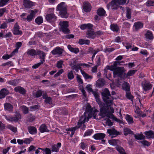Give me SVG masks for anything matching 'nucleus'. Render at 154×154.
<instances>
[{"label":"nucleus","instance_id":"36","mask_svg":"<svg viewBox=\"0 0 154 154\" xmlns=\"http://www.w3.org/2000/svg\"><path fill=\"white\" fill-rule=\"evenodd\" d=\"M39 130L42 133L45 132H48L49 130L47 129V127L45 124H42L39 127Z\"/></svg>","mask_w":154,"mask_h":154},{"label":"nucleus","instance_id":"44","mask_svg":"<svg viewBox=\"0 0 154 154\" xmlns=\"http://www.w3.org/2000/svg\"><path fill=\"white\" fill-rule=\"evenodd\" d=\"M115 148L120 154H127L126 153L125 150L122 147L119 146H117Z\"/></svg>","mask_w":154,"mask_h":154},{"label":"nucleus","instance_id":"14","mask_svg":"<svg viewBox=\"0 0 154 154\" xmlns=\"http://www.w3.org/2000/svg\"><path fill=\"white\" fill-rule=\"evenodd\" d=\"M63 49L59 47H57L55 48L51 52L52 54L55 55L58 54V55H61L62 54Z\"/></svg>","mask_w":154,"mask_h":154},{"label":"nucleus","instance_id":"16","mask_svg":"<svg viewBox=\"0 0 154 154\" xmlns=\"http://www.w3.org/2000/svg\"><path fill=\"white\" fill-rule=\"evenodd\" d=\"M24 7L27 8H29L34 5V3L29 0H24L23 2Z\"/></svg>","mask_w":154,"mask_h":154},{"label":"nucleus","instance_id":"12","mask_svg":"<svg viewBox=\"0 0 154 154\" xmlns=\"http://www.w3.org/2000/svg\"><path fill=\"white\" fill-rule=\"evenodd\" d=\"M86 36L88 38L94 39L95 38V32L92 28L87 30L86 32Z\"/></svg>","mask_w":154,"mask_h":154},{"label":"nucleus","instance_id":"34","mask_svg":"<svg viewBox=\"0 0 154 154\" xmlns=\"http://www.w3.org/2000/svg\"><path fill=\"white\" fill-rule=\"evenodd\" d=\"M78 43L80 45L84 44L89 45L90 43V41L88 39L85 40L83 39H79Z\"/></svg>","mask_w":154,"mask_h":154},{"label":"nucleus","instance_id":"48","mask_svg":"<svg viewBox=\"0 0 154 154\" xmlns=\"http://www.w3.org/2000/svg\"><path fill=\"white\" fill-rule=\"evenodd\" d=\"M92 109L91 106L89 104L86 107L85 112L87 113V112H89L88 114H90V116H92L91 112H92Z\"/></svg>","mask_w":154,"mask_h":154},{"label":"nucleus","instance_id":"9","mask_svg":"<svg viewBox=\"0 0 154 154\" xmlns=\"http://www.w3.org/2000/svg\"><path fill=\"white\" fill-rule=\"evenodd\" d=\"M57 17L54 13H50L47 14L45 16L46 20L49 22H54L56 20Z\"/></svg>","mask_w":154,"mask_h":154},{"label":"nucleus","instance_id":"7","mask_svg":"<svg viewBox=\"0 0 154 154\" xmlns=\"http://www.w3.org/2000/svg\"><path fill=\"white\" fill-rule=\"evenodd\" d=\"M4 116L7 121L11 122H17L21 118V115L18 112H16L14 117L5 115Z\"/></svg>","mask_w":154,"mask_h":154},{"label":"nucleus","instance_id":"26","mask_svg":"<svg viewBox=\"0 0 154 154\" xmlns=\"http://www.w3.org/2000/svg\"><path fill=\"white\" fill-rule=\"evenodd\" d=\"M93 26L91 23L84 24L81 25L80 26V28L82 30H84L87 29V30L88 29L93 27Z\"/></svg>","mask_w":154,"mask_h":154},{"label":"nucleus","instance_id":"57","mask_svg":"<svg viewBox=\"0 0 154 154\" xmlns=\"http://www.w3.org/2000/svg\"><path fill=\"white\" fill-rule=\"evenodd\" d=\"M67 76L69 79L71 80L74 78V75L72 71H70L68 74Z\"/></svg>","mask_w":154,"mask_h":154},{"label":"nucleus","instance_id":"24","mask_svg":"<svg viewBox=\"0 0 154 154\" xmlns=\"http://www.w3.org/2000/svg\"><path fill=\"white\" fill-rule=\"evenodd\" d=\"M109 4L112 9H117L119 7L116 0H112L109 2Z\"/></svg>","mask_w":154,"mask_h":154},{"label":"nucleus","instance_id":"19","mask_svg":"<svg viewBox=\"0 0 154 154\" xmlns=\"http://www.w3.org/2000/svg\"><path fill=\"white\" fill-rule=\"evenodd\" d=\"M120 63L118 61H117L113 62V64L111 66H106V68L107 69L110 70H113L114 69V68H117L118 65H120Z\"/></svg>","mask_w":154,"mask_h":154},{"label":"nucleus","instance_id":"5","mask_svg":"<svg viewBox=\"0 0 154 154\" xmlns=\"http://www.w3.org/2000/svg\"><path fill=\"white\" fill-rule=\"evenodd\" d=\"M60 26V30L64 33L69 32V30L68 28L69 26V22L67 21H60L59 23Z\"/></svg>","mask_w":154,"mask_h":154},{"label":"nucleus","instance_id":"8","mask_svg":"<svg viewBox=\"0 0 154 154\" xmlns=\"http://www.w3.org/2000/svg\"><path fill=\"white\" fill-rule=\"evenodd\" d=\"M38 12L37 10L36 9L31 10L30 14L27 16L26 18H23V20H26L28 22L31 21L35 17V14Z\"/></svg>","mask_w":154,"mask_h":154},{"label":"nucleus","instance_id":"39","mask_svg":"<svg viewBox=\"0 0 154 154\" xmlns=\"http://www.w3.org/2000/svg\"><path fill=\"white\" fill-rule=\"evenodd\" d=\"M97 14L100 16H104L105 15L106 11L103 8H100L97 10Z\"/></svg>","mask_w":154,"mask_h":154},{"label":"nucleus","instance_id":"60","mask_svg":"<svg viewBox=\"0 0 154 154\" xmlns=\"http://www.w3.org/2000/svg\"><path fill=\"white\" fill-rule=\"evenodd\" d=\"M5 12L8 13L6 8H3L0 9V17H2Z\"/></svg>","mask_w":154,"mask_h":154},{"label":"nucleus","instance_id":"58","mask_svg":"<svg viewBox=\"0 0 154 154\" xmlns=\"http://www.w3.org/2000/svg\"><path fill=\"white\" fill-rule=\"evenodd\" d=\"M93 131L92 129H89L87 130L85 133L84 135V137L90 135L93 133Z\"/></svg>","mask_w":154,"mask_h":154},{"label":"nucleus","instance_id":"35","mask_svg":"<svg viewBox=\"0 0 154 154\" xmlns=\"http://www.w3.org/2000/svg\"><path fill=\"white\" fill-rule=\"evenodd\" d=\"M144 134L146 135V137L148 138H152L153 135H154V132L153 131L150 130L145 131Z\"/></svg>","mask_w":154,"mask_h":154},{"label":"nucleus","instance_id":"50","mask_svg":"<svg viewBox=\"0 0 154 154\" xmlns=\"http://www.w3.org/2000/svg\"><path fill=\"white\" fill-rule=\"evenodd\" d=\"M119 141L118 140L112 139L109 140V143L113 146H116L118 145V142Z\"/></svg>","mask_w":154,"mask_h":154},{"label":"nucleus","instance_id":"23","mask_svg":"<svg viewBox=\"0 0 154 154\" xmlns=\"http://www.w3.org/2000/svg\"><path fill=\"white\" fill-rule=\"evenodd\" d=\"M61 146V143H58L57 145L54 144L52 145L51 148V151L52 152H58Z\"/></svg>","mask_w":154,"mask_h":154},{"label":"nucleus","instance_id":"22","mask_svg":"<svg viewBox=\"0 0 154 154\" xmlns=\"http://www.w3.org/2000/svg\"><path fill=\"white\" fill-rule=\"evenodd\" d=\"M106 136L105 134L103 133H98L95 134L93 137L96 140H100L103 139Z\"/></svg>","mask_w":154,"mask_h":154},{"label":"nucleus","instance_id":"15","mask_svg":"<svg viewBox=\"0 0 154 154\" xmlns=\"http://www.w3.org/2000/svg\"><path fill=\"white\" fill-rule=\"evenodd\" d=\"M143 23L140 21H137L134 23L133 28H135V31H138L143 27Z\"/></svg>","mask_w":154,"mask_h":154},{"label":"nucleus","instance_id":"31","mask_svg":"<svg viewBox=\"0 0 154 154\" xmlns=\"http://www.w3.org/2000/svg\"><path fill=\"white\" fill-rule=\"evenodd\" d=\"M27 129L29 132L31 134H35L37 133L36 128L33 126L28 127Z\"/></svg>","mask_w":154,"mask_h":154},{"label":"nucleus","instance_id":"4","mask_svg":"<svg viewBox=\"0 0 154 154\" xmlns=\"http://www.w3.org/2000/svg\"><path fill=\"white\" fill-rule=\"evenodd\" d=\"M111 71L113 72V76L114 78L117 77L121 78L123 75H124L125 70L123 67H117L114 68L113 70Z\"/></svg>","mask_w":154,"mask_h":154},{"label":"nucleus","instance_id":"33","mask_svg":"<svg viewBox=\"0 0 154 154\" xmlns=\"http://www.w3.org/2000/svg\"><path fill=\"white\" fill-rule=\"evenodd\" d=\"M124 134L125 136H127L128 134H133L134 133L129 128L125 127L123 128Z\"/></svg>","mask_w":154,"mask_h":154},{"label":"nucleus","instance_id":"64","mask_svg":"<svg viewBox=\"0 0 154 154\" xmlns=\"http://www.w3.org/2000/svg\"><path fill=\"white\" fill-rule=\"evenodd\" d=\"M9 0H0V7H3L6 4Z\"/></svg>","mask_w":154,"mask_h":154},{"label":"nucleus","instance_id":"11","mask_svg":"<svg viewBox=\"0 0 154 154\" xmlns=\"http://www.w3.org/2000/svg\"><path fill=\"white\" fill-rule=\"evenodd\" d=\"M142 85L143 89L145 91L150 90L152 87V85L150 83L146 80L142 82Z\"/></svg>","mask_w":154,"mask_h":154},{"label":"nucleus","instance_id":"13","mask_svg":"<svg viewBox=\"0 0 154 154\" xmlns=\"http://www.w3.org/2000/svg\"><path fill=\"white\" fill-rule=\"evenodd\" d=\"M82 7L84 11L86 12H90L91 10V6L88 2L85 1L83 3Z\"/></svg>","mask_w":154,"mask_h":154},{"label":"nucleus","instance_id":"1","mask_svg":"<svg viewBox=\"0 0 154 154\" xmlns=\"http://www.w3.org/2000/svg\"><path fill=\"white\" fill-rule=\"evenodd\" d=\"M92 93L95 97L96 101L100 108V111L99 115L101 116V118H103L106 117L107 118H110V112L109 109L106 108L104 106V104L101 101L98 92L95 91H93Z\"/></svg>","mask_w":154,"mask_h":154},{"label":"nucleus","instance_id":"25","mask_svg":"<svg viewBox=\"0 0 154 154\" xmlns=\"http://www.w3.org/2000/svg\"><path fill=\"white\" fill-rule=\"evenodd\" d=\"M110 29L114 32H118L120 30L117 24H112L110 26Z\"/></svg>","mask_w":154,"mask_h":154},{"label":"nucleus","instance_id":"55","mask_svg":"<svg viewBox=\"0 0 154 154\" xmlns=\"http://www.w3.org/2000/svg\"><path fill=\"white\" fill-rule=\"evenodd\" d=\"M42 94L43 91L41 90H39L36 92L34 96L36 98H38L42 96Z\"/></svg>","mask_w":154,"mask_h":154},{"label":"nucleus","instance_id":"41","mask_svg":"<svg viewBox=\"0 0 154 154\" xmlns=\"http://www.w3.org/2000/svg\"><path fill=\"white\" fill-rule=\"evenodd\" d=\"M126 17L128 19H130L131 17V10L128 7H126Z\"/></svg>","mask_w":154,"mask_h":154},{"label":"nucleus","instance_id":"46","mask_svg":"<svg viewBox=\"0 0 154 154\" xmlns=\"http://www.w3.org/2000/svg\"><path fill=\"white\" fill-rule=\"evenodd\" d=\"M38 149H40V150H41L45 152V154H51V153L52 151L51 150L48 148L46 147L45 148H38Z\"/></svg>","mask_w":154,"mask_h":154},{"label":"nucleus","instance_id":"61","mask_svg":"<svg viewBox=\"0 0 154 154\" xmlns=\"http://www.w3.org/2000/svg\"><path fill=\"white\" fill-rule=\"evenodd\" d=\"M52 98L50 97H48L45 99V102L46 103L51 104L52 103Z\"/></svg>","mask_w":154,"mask_h":154},{"label":"nucleus","instance_id":"18","mask_svg":"<svg viewBox=\"0 0 154 154\" xmlns=\"http://www.w3.org/2000/svg\"><path fill=\"white\" fill-rule=\"evenodd\" d=\"M37 55H39V58L41 60L40 61V62L44 63L45 61V59L46 55V54L43 51H41L40 50H38L37 51Z\"/></svg>","mask_w":154,"mask_h":154},{"label":"nucleus","instance_id":"3","mask_svg":"<svg viewBox=\"0 0 154 154\" xmlns=\"http://www.w3.org/2000/svg\"><path fill=\"white\" fill-rule=\"evenodd\" d=\"M56 10L59 11V14L61 17L66 18L68 17L67 6L64 2H61L58 4L56 8Z\"/></svg>","mask_w":154,"mask_h":154},{"label":"nucleus","instance_id":"53","mask_svg":"<svg viewBox=\"0 0 154 154\" xmlns=\"http://www.w3.org/2000/svg\"><path fill=\"white\" fill-rule=\"evenodd\" d=\"M7 128H8L12 131L14 132H16L17 131V128L12 125H8L7 126Z\"/></svg>","mask_w":154,"mask_h":154},{"label":"nucleus","instance_id":"51","mask_svg":"<svg viewBox=\"0 0 154 154\" xmlns=\"http://www.w3.org/2000/svg\"><path fill=\"white\" fill-rule=\"evenodd\" d=\"M35 22L38 25H40L43 22L42 18L41 17H38L36 18L35 20Z\"/></svg>","mask_w":154,"mask_h":154},{"label":"nucleus","instance_id":"40","mask_svg":"<svg viewBox=\"0 0 154 154\" xmlns=\"http://www.w3.org/2000/svg\"><path fill=\"white\" fill-rule=\"evenodd\" d=\"M125 119L129 124H131L134 122L133 118L129 115H126Z\"/></svg>","mask_w":154,"mask_h":154},{"label":"nucleus","instance_id":"52","mask_svg":"<svg viewBox=\"0 0 154 154\" xmlns=\"http://www.w3.org/2000/svg\"><path fill=\"white\" fill-rule=\"evenodd\" d=\"M14 54L15 53L12 51L10 55L6 54L5 55L3 56L2 58L4 60H7L9 59L11 57L13 56L14 55Z\"/></svg>","mask_w":154,"mask_h":154},{"label":"nucleus","instance_id":"30","mask_svg":"<svg viewBox=\"0 0 154 154\" xmlns=\"http://www.w3.org/2000/svg\"><path fill=\"white\" fill-rule=\"evenodd\" d=\"M28 56H35L37 54V51H36L35 49H28L26 52Z\"/></svg>","mask_w":154,"mask_h":154},{"label":"nucleus","instance_id":"62","mask_svg":"<svg viewBox=\"0 0 154 154\" xmlns=\"http://www.w3.org/2000/svg\"><path fill=\"white\" fill-rule=\"evenodd\" d=\"M126 97L128 99L131 100L132 101L134 97L130 93L126 92Z\"/></svg>","mask_w":154,"mask_h":154},{"label":"nucleus","instance_id":"17","mask_svg":"<svg viewBox=\"0 0 154 154\" xmlns=\"http://www.w3.org/2000/svg\"><path fill=\"white\" fill-rule=\"evenodd\" d=\"M4 109L6 111L10 112H13V106L10 103H5L4 104Z\"/></svg>","mask_w":154,"mask_h":154},{"label":"nucleus","instance_id":"43","mask_svg":"<svg viewBox=\"0 0 154 154\" xmlns=\"http://www.w3.org/2000/svg\"><path fill=\"white\" fill-rule=\"evenodd\" d=\"M22 45V43L21 42H17L15 45L16 48L13 51L15 54L18 52V49Z\"/></svg>","mask_w":154,"mask_h":154},{"label":"nucleus","instance_id":"27","mask_svg":"<svg viewBox=\"0 0 154 154\" xmlns=\"http://www.w3.org/2000/svg\"><path fill=\"white\" fill-rule=\"evenodd\" d=\"M146 38L148 40H152L154 38L153 36L151 31L148 30L145 34Z\"/></svg>","mask_w":154,"mask_h":154},{"label":"nucleus","instance_id":"47","mask_svg":"<svg viewBox=\"0 0 154 154\" xmlns=\"http://www.w3.org/2000/svg\"><path fill=\"white\" fill-rule=\"evenodd\" d=\"M124 90L126 91H128L130 90V86L128 83L125 82L123 84V86Z\"/></svg>","mask_w":154,"mask_h":154},{"label":"nucleus","instance_id":"20","mask_svg":"<svg viewBox=\"0 0 154 154\" xmlns=\"http://www.w3.org/2000/svg\"><path fill=\"white\" fill-rule=\"evenodd\" d=\"M14 90L15 92L23 95L25 94L26 93V90L20 86L15 87L14 88Z\"/></svg>","mask_w":154,"mask_h":154},{"label":"nucleus","instance_id":"56","mask_svg":"<svg viewBox=\"0 0 154 154\" xmlns=\"http://www.w3.org/2000/svg\"><path fill=\"white\" fill-rule=\"evenodd\" d=\"M147 6H154V0H148L146 3Z\"/></svg>","mask_w":154,"mask_h":154},{"label":"nucleus","instance_id":"2","mask_svg":"<svg viewBox=\"0 0 154 154\" xmlns=\"http://www.w3.org/2000/svg\"><path fill=\"white\" fill-rule=\"evenodd\" d=\"M102 98L106 106L105 107H109L112 104L113 99L111 96L110 92L108 88H105L101 93Z\"/></svg>","mask_w":154,"mask_h":154},{"label":"nucleus","instance_id":"38","mask_svg":"<svg viewBox=\"0 0 154 154\" xmlns=\"http://www.w3.org/2000/svg\"><path fill=\"white\" fill-rule=\"evenodd\" d=\"M80 71L84 77L85 79L87 80L89 79H91L93 78L92 76L89 75L86 73L85 71L82 70V69H81Z\"/></svg>","mask_w":154,"mask_h":154},{"label":"nucleus","instance_id":"10","mask_svg":"<svg viewBox=\"0 0 154 154\" xmlns=\"http://www.w3.org/2000/svg\"><path fill=\"white\" fill-rule=\"evenodd\" d=\"M20 26L18 25L17 22H16L14 24V27L12 29L13 34L14 35H21L22 34V32L20 30Z\"/></svg>","mask_w":154,"mask_h":154},{"label":"nucleus","instance_id":"21","mask_svg":"<svg viewBox=\"0 0 154 154\" xmlns=\"http://www.w3.org/2000/svg\"><path fill=\"white\" fill-rule=\"evenodd\" d=\"M9 92L7 89L6 88L2 89L0 91V99H2L8 95Z\"/></svg>","mask_w":154,"mask_h":154},{"label":"nucleus","instance_id":"42","mask_svg":"<svg viewBox=\"0 0 154 154\" xmlns=\"http://www.w3.org/2000/svg\"><path fill=\"white\" fill-rule=\"evenodd\" d=\"M135 139L138 140H141L142 139H144L145 138V136L143 135L142 133H141L140 134H139L138 135H136L135 134H133Z\"/></svg>","mask_w":154,"mask_h":154},{"label":"nucleus","instance_id":"29","mask_svg":"<svg viewBox=\"0 0 154 154\" xmlns=\"http://www.w3.org/2000/svg\"><path fill=\"white\" fill-rule=\"evenodd\" d=\"M96 84L98 87H102L105 85V81L103 79H99L97 81Z\"/></svg>","mask_w":154,"mask_h":154},{"label":"nucleus","instance_id":"6","mask_svg":"<svg viewBox=\"0 0 154 154\" xmlns=\"http://www.w3.org/2000/svg\"><path fill=\"white\" fill-rule=\"evenodd\" d=\"M91 116H90V114L87 115V113L85 112L83 115L80 118V119L78 123V125L79 126V127H80L85 122H87L89 121V119L91 118Z\"/></svg>","mask_w":154,"mask_h":154},{"label":"nucleus","instance_id":"37","mask_svg":"<svg viewBox=\"0 0 154 154\" xmlns=\"http://www.w3.org/2000/svg\"><path fill=\"white\" fill-rule=\"evenodd\" d=\"M137 71L136 70H131L129 71L127 74L124 73V77H125L127 78L128 76H130L132 75L135 74V72Z\"/></svg>","mask_w":154,"mask_h":154},{"label":"nucleus","instance_id":"54","mask_svg":"<svg viewBox=\"0 0 154 154\" xmlns=\"http://www.w3.org/2000/svg\"><path fill=\"white\" fill-rule=\"evenodd\" d=\"M21 107L24 114H26L29 112V108L26 106H22Z\"/></svg>","mask_w":154,"mask_h":154},{"label":"nucleus","instance_id":"63","mask_svg":"<svg viewBox=\"0 0 154 154\" xmlns=\"http://www.w3.org/2000/svg\"><path fill=\"white\" fill-rule=\"evenodd\" d=\"M63 60H59L57 62V67L58 68H61L62 67V65L63 64Z\"/></svg>","mask_w":154,"mask_h":154},{"label":"nucleus","instance_id":"49","mask_svg":"<svg viewBox=\"0 0 154 154\" xmlns=\"http://www.w3.org/2000/svg\"><path fill=\"white\" fill-rule=\"evenodd\" d=\"M80 66L79 64L74 65L72 66L71 68L73 70H75L76 72H78L79 69H82V67Z\"/></svg>","mask_w":154,"mask_h":154},{"label":"nucleus","instance_id":"32","mask_svg":"<svg viewBox=\"0 0 154 154\" xmlns=\"http://www.w3.org/2000/svg\"><path fill=\"white\" fill-rule=\"evenodd\" d=\"M67 48L71 52H73L75 54L79 52V50L78 48L72 47L70 45H68Z\"/></svg>","mask_w":154,"mask_h":154},{"label":"nucleus","instance_id":"45","mask_svg":"<svg viewBox=\"0 0 154 154\" xmlns=\"http://www.w3.org/2000/svg\"><path fill=\"white\" fill-rule=\"evenodd\" d=\"M7 83L9 85L15 86L18 83V81L17 79H14V80L8 81Z\"/></svg>","mask_w":154,"mask_h":154},{"label":"nucleus","instance_id":"59","mask_svg":"<svg viewBox=\"0 0 154 154\" xmlns=\"http://www.w3.org/2000/svg\"><path fill=\"white\" fill-rule=\"evenodd\" d=\"M111 116H112V118L115 121L117 122H118L120 124H123V122L122 120L118 119L117 118H116V117L115 116L112 114L111 115Z\"/></svg>","mask_w":154,"mask_h":154},{"label":"nucleus","instance_id":"28","mask_svg":"<svg viewBox=\"0 0 154 154\" xmlns=\"http://www.w3.org/2000/svg\"><path fill=\"white\" fill-rule=\"evenodd\" d=\"M107 132L110 135H115L117 136L119 134V132L117 131L115 129L113 128L107 129Z\"/></svg>","mask_w":154,"mask_h":154}]
</instances>
